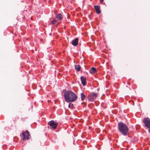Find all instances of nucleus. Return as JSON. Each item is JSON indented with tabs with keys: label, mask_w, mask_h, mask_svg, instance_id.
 Returning <instances> with one entry per match:
<instances>
[{
	"label": "nucleus",
	"mask_w": 150,
	"mask_h": 150,
	"mask_svg": "<svg viewBox=\"0 0 150 150\" xmlns=\"http://www.w3.org/2000/svg\"><path fill=\"white\" fill-rule=\"evenodd\" d=\"M64 97L65 101L68 103L74 102L78 98L77 95L71 90L66 92L64 94Z\"/></svg>",
	"instance_id": "nucleus-1"
},
{
	"label": "nucleus",
	"mask_w": 150,
	"mask_h": 150,
	"mask_svg": "<svg viewBox=\"0 0 150 150\" xmlns=\"http://www.w3.org/2000/svg\"><path fill=\"white\" fill-rule=\"evenodd\" d=\"M118 127L119 132L123 135L126 136L129 132L128 126L122 122L118 124Z\"/></svg>",
	"instance_id": "nucleus-2"
},
{
	"label": "nucleus",
	"mask_w": 150,
	"mask_h": 150,
	"mask_svg": "<svg viewBox=\"0 0 150 150\" xmlns=\"http://www.w3.org/2000/svg\"><path fill=\"white\" fill-rule=\"evenodd\" d=\"M23 140H28L30 138V135L29 132L28 130H26L25 131H23V133L21 135Z\"/></svg>",
	"instance_id": "nucleus-3"
},
{
	"label": "nucleus",
	"mask_w": 150,
	"mask_h": 150,
	"mask_svg": "<svg viewBox=\"0 0 150 150\" xmlns=\"http://www.w3.org/2000/svg\"><path fill=\"white\" fill-rule=\"evenodd\" d=\"M58 124L57 122H54L53 120L51 121L48 123V127L52 130L56 128Z\"/></svg>",
	"instance_id": "nucleus-4"
},
{
	"label": "nucleus",
	"mask_w": 150,
	"mask_h": 150,
	"mask_svg": "<svg viewBox=\"0 0 150 150\" xmlns=\"http://www.w3.org/2000/svg\"><path fill=\"white\" fill-rule=\"evenodd\" d=\"M145 126L147 128H150V119L148 118H145L143 121Z\"/></svg>",
	"instance_id": "nucleus-5"
},
{
	"label": "nucleus",
	"mask_w": 150,
	"mask_h": 150,
	"mask_svg": "<svg viewBox=\"0 0 150 150\" xmlns=\"http://www.w3.org/2000/svg\"><path fill=\"white\" fill-rule=\"evenodd\" d=\"M81 83L83 86H86L87 83L86 81V77L83 76H82L81 77Z\"/></svg>",
	"instance_id": "nucleus-6"
},
{
	"label": "nucleus",
	"mask_w": 150,
	"mask_h": 150,
	"mask_svg": "<svg viewBox=\"0 0 150 150\" xmlns=\"http://www.w3.org/2000/svg\"><path fill=\"white\" fill-rule=\"evenodd\" d=\"M78 40L79 39L77 38H75L74 40H73L72 42V45L74 46H76L78 44Z\"/></svg>",
	"instance_id": "nucleus-7"
},
{
	"label": "nucleus",
	"mask_w": 150,
	"mask_h": 150,
	"mask_svg": "<svg viewBox=\"0 0 150 150\" xmlns=\"http://www.w3.org/2000/svg\"><path fill=\"white\" fill-rule=\"evenodd\" d=\"M88 100L90 102H93L95 100V98L91 93L88 95Z\"/></svg>",
	"instance_id": "nucleus-8"
},
{
	"label": "nucleus",
	"mask_w": 150,
	"mask_h": 150,
	"mask_svg": "<svg viewBox=\"0 0 150 150\" xmlns=\"http://www.w3.org/2000/svg\"><path fill=\"white\" fill-rule=\"evenodd\" d=\"M94 7L96 13L98 14H100L101 13V11L100 9L99 6L97 5L95 6Z\"/></svg>",
	"instance_id": "nucleus-9"
},
{
	"label": "nucleus",
	"mask_w": 150,
	"mask_h": 150,
	"mask_svg": "<svg viewBox=\"0 0 150 150\" xmlns=\"http://www.w3.org/2000/svg\"><path fill=\"white\" fill-rule=\"evenodd\" d=\"M55 16L56 18L59 20H61L63 18L62 15L59 13H58L56 14Z\"/></svg>",
	"instance_id": "nucleus-10"
},
{
	"label": "nucleus",
	"mask_w": 150,
	"mask_h": 150,
	"mask_svg": "<svg viewBox=\"0 0 150 150\" xmlns=\"http://www.w3.org/2000/svg\"><path fill=\"white\" fill-rule=\"evenodd\" d=\"M96 72V69L94 67H92L90 70V73L93 74H95Z\"/></svg>",
	"instance_id": "nucleus-11"
},
{
	"label": "nucleus",
	"mask_w": 150,
	"mask_h": 150,
	"mask_svg": "<svg viewBox=\"0 0 150 150\" xmlns=\"http://www.w3.org/2000/svg\"><path fill=\"white\" fill-rule=\"evenodd\" d=\"M57 22V21L56 19H54L52 20L51 21L50 24L51 25L54 26L55 25L56 23Z\"/></svg>",
	"instance_id": "nucleus-12"
},
{
	"label": "nucleus",
	"mask_w": 150,
	"mask_h": 150,
	"mask_svg": "<svg viewBox=\"0 0 150 150\" xmlns=\"http://www.w3.org/2000/svg\"><path fill=\"white\" fill-rule=\"evenodd\" d=\"M81 101H83L86 99V96L83 93H81Z\"/></svg>",
	"instance_id": "nucleus-13"
},
{
	"label": "nucleus",
	"mask_w": 150,
	"mask_h": 150,
	"mask_svg": "<svg viewBox=\"0 0 150 150\" xmlns=\"http://www.w3.org/2000/svg\"><path fill=\"white\" fill-rule=\"evenodd\" d=\"M81 66L79 65H75V69L77 71H79L81 70Z\"/></svg>",
	"instance_id": "nucleus-14"
},
{
	"label": "nucleus",
	"mask_w": 150,
	"mask_h": 150,
	"mask_svg": "<svg viewBox=\"0 0 150 150\" xmlns=\"http://www.w3.org/2000/svg\"><path fill=\"white\" fill-rule=\"evenodd\" d=\"M91 95H92V96L95 98H96L98 96L97 94L95 93L92 92L91 93Z\"/></svg>",
	"instance_id": "nucleus-15"
},
{
	"label": "nucleus",
	"mask_w": 150,
	"mask_h": 150,
	"mask_svg": "<svg viewBox=\"0 0 150 150\" xmlns=\"http://www.w3.org/2000/svg\"><path fill=\"white\" fill-rule=\"evenodd\" d=\"M103 1L104 0H100V3H102V2H103Z\"/></svg>",
	"instance_id": "nucleus-16"
},
{
	"label": "nucleus",
	"mask_w": 150,
	"mask_h": 150,
	"mask_svg": "<svg viewBox=\"0 0 150 150\" xmlns=\"http://www.w3.org/2000/svg\"><path fill=\"white\" fill-rule=\"evenodd\" d=\"M97 91H98L99 90V88H98L97 89Z\"/></svg>",
	"instance_id": "nucleus-17"
},
{
	"label": "nucleus",
	"mask_w": 150,
	"mask_h": 150,
	"mask_svg": "<svg viewBox=\"0 0 150 150\" xmlns=\"http://www.w3.org/2000/svg\"><path fill=\"white\" fill-rule=\"evenodd\" d=\"M149 133H150V128L149 130Z\"/></svg>",
	"instance_id": "nucleus-18"
},
{
	"label": "nucleus",
	"mask_w": 150,
	"mask_h": 150,
	"mask_svg": "<svg viewBox=\"0 0 150 150\" xmlns=\"http://www.w3.org/2000/svg\"><path fill=\"white\" fill-rule=\"evenodd\" d=\"M70 105H71V103H70V104H69V107H70Z\"/></svg>",
	"instance_id": "nucleus-19"
}]
</instances>
